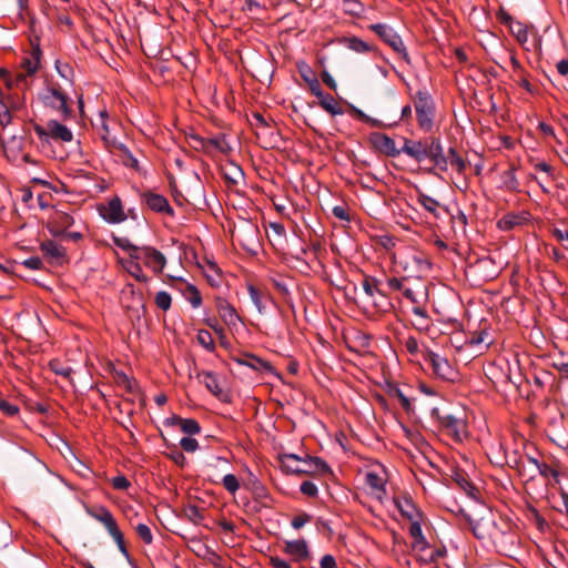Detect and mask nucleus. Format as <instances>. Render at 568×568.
Instances as JSON below:
<instances>
[{
  "label": "nucleus",
  "instance_id": "obj_34",
  "mask_svg": "<svg viewBox=\"0 0 568 568\" xmlns=\"http://www.w3.org/2000/svg\"><path fill=\"white\" fill-rule=\"evenodd\" d=\"M509 30L520 44H525L528 41V26L523 22L515 21L509 27Z\"/></svg>",
  "mask_w": 568,
  "mask_h": 568
},
{
  "label": "nucleus",
  "instance_id": "obj_26",
  "mask_svg": "<svg viewBox=\"0 0 568 568\" xmlns=\"http://www.w3.org/2000/svg\"><path fill=\"white\" fill-rule=\"evenodd\" d=\"M40 45H33L29 57L24 58L21 62L22 68L26 70L27 75H33L39 68L41 58Z\"/></svg>",
  "mask_w": 568,
  "mask_h": 568
},
{
  "label": "nucleus",
  "instance_id": "obj_52",
  "mask_svg": "<svg viewBox=\"0 0 568 568\" xmlns=\"http://www.w3.org/2000/svg\"><path fill=\"white\" fill-rule=\"evenodd\" d=\"M224 178L227 182L237 184L240 180H243L244 173L240 166L232 165L231 171L224 173Z\"/></svg>",
  "mask_w": 568,
  "mask_h": 568
},
{
  "label": "nucleus",
  "instance_id": "obj_63",
  "mask_svg": "<svg viewBox=\"0 0 568 568\" xmlns=\"http://www.w3.org/2000/svg\"><path fill=\"white\" fill-rule=\"evenodd\" d=\"M406 278H397V277H390L387 278L386 285L390 291H399L403 293L404 288L406 287Z\"/></svg>",
  "mask_w": 568,
  "mask_h": 568
},
{
  "label": "nucleus",
  "instance_id": "obj_6",
  "mask_svg": "<svg viewBox=\"0 0 568 568\" xmlns=\"http://www.w3.org/2000/svg\"><path fill=\"white\" fill-rule=\"evenodd\" d=\"M32 128L42 143H49L50 140L61 142H71L73 140L71 130L57 120H50L47 126L32 122Z\"/></svg>",
  "mask_w": 568,
  "mask_h": 568
},
{
  "label": "nucleus",
  "instance_id": "obj_55",
  "mask_svg": "<svg viewBox=\"0 0 568 568\" xmlns=\"http://www.w3.org/2000/svg\"><path fill=\"white\" fill-rule=\"evenodd\" d=\"M135 531L138 534V536L146 544V545H150L152 544L153 541V536H152V532H151V529L148 525L145 524H139L136 527H135Z\"/></svg>",
  "mask_w": 568,
  "mask_h": 568
},
{
  "label": "nucleus",
  "instance_id": "obj_38",
  "mask_svg": "<svg viewBox=\"0 0 568 568\" xmlns=\"http://www.w3.org/2000/svg\"><path fill=\"white\" fill-rule=\"evenodd\" d=\"M501 180H503L504 187L507 191L516 192L519 190V182L515 174V168H511V169L505 171L501 174Z\"/></svg>",
  "mask_w": 568,
  "mask_h": 568
},
{
  "label": "nucleus",
  "instance_id": "obj_28",
  "mask_svg": "<svg viewBox=\"0 0 568 568\" xmlns=\"http://www.w3.org/2000/svg\"><path fill=\"white\" fill-rule=\"evenodd\" d=\"M496 465L500 467L508 465L509 467L515 468L519 475H524V462L523 458L518 455L517 450H514L511 454H505L504 458L496 462Z\"/></svg>",
  "mask_w": 568,
  "mask_h": 568
},
{
  "label": "nucleus",
  "instance_id": "obj_16",
  "mask_svg": "<svg viewBox=\"0 0 568 568\" xmlns=\"http://www.w3.org/2000/svg\"><path fill=\"white\" fill-rule=\"evenodd\" d=\"M216 311L222 321L227 326H236L241 322V317L237 314L235 307L223 297H216L215 300Z\"/></svg>",
  "mask_w": 568,
  "mask_h": 568
},
{
  "label": "nucleus",
  "instance_id": "obj_62",
  "mask_svg": "<svg viewBox=\"0 0 568 568\" xmlns=\"http://www.w3.org/2000/svg\"><path fill=\"white\" fill-rule=\"evenodd\" d=\"M180 446L184 452L193 453L199 448V443L192 437H183L180 440Z\"/></svg>",
  "mask_w": 568,
  "mask_h": 568
},
{
  "label": "nucleus",
  "instance_id": "obj_22",
  "mask_svg": "<svg viewBox=\"0 0 568 568\" xmlns=\"http://www.w3.org/2000/svg\"><path fill=\"white\" fill-rule=\"evenodd\" d=\"M40 250L51 263H60L65 256V248L52 240L41 242Z\"/></svg>",
  "mask_w": 568,
  "mask_h": 568
},
{
  "label": "nucleus",
  "instance_id": "obj_37",
  "mask_svg": "<svg viewBox=\"0 0 568 568\" xmlns=\"http://www.w3.org/2000/svg\"><path fill=\"white\" fill-rule=\"evenodd\" d=\"M448 163L456 169L459 174H463L467 168L466 161L457 153L454 148L448 150V156H446Z\"/></svg>",
  "mask_w": 568,
  "mask_h": 568
},
{
  "label": "nucleus",
  "instance_id": "obj_35",
  "mask_svg": "<svg viewBox=\"0 0 568 568\" xmlns=\"http://www.w3.org/2000/svg\"><path fill=\"white\" fill-rule=\"evenodd\" d=\"M351 113L356 116L359 121L369 124L374 128H382L384 124L381 120L374 119L353 104H348Z\"/></svg>",
  "mask_w": 568,
  "mask_h": 568
},
{
  "label": "nucleus",
  "instance_id": "obj_3",
  "mask_svg": "<svg viewBox=\"0 0 568 568\" xmlns=\"http://www.w3.org/2000/svg\"><path fill=\"white\" fill-rule=\"evenodd\" d=\"M414 108L418 128L428 133L434 128L436 115L435 102L426 90H418L414 98Z\"/></svg>",
  "mask_w": 568,
  "mask_h": 568
},
{
  "label": "nucleus",
  "instance_id": "obj_12",
  "mask_svg": "<svg viewBox=\"0 0 568 568\" xmlns=\"http://www.w3.org/2000/svg\"><path fill=\"white\" fill-rule=\"evenodd\" d=\"M101 216L111 224H119L126 220L122 201L119 196L112 197L101 211Z\"/></svg>",
  "mask_w": 568,
  "mask_h": 568
},
{
  "label": "nucleus",
  "instance_id": "obj_43",
  "mask_svg": "<svg viewBox=\"0 0 568 568\" xmlns=\"http://www.w3.org/2000/svg\"><path fill=\"white\" fill-rule=\"evenodd\" d=\"M113 243L122 248L123 251L129 253V256L134 258V255H136L139 248L141 246H136L131 243V241L128 237H113Z\"/></svg>",
  "mask_w": 568,
  "mask_h": 568
},
{
  "label": "nucleus",
  "instance_id": "obj_42",
  "mask_svg": "<svg viewBox=\"0 0 568 568\" xmlns=\"http://www.w3.org/2000/svg\"><path fill=\"white\" fill-rule=\"evenodd\" d=\"M467 524L473 531L474 536L478 539H485V529L487 528V524L483 520H473L469 516L465 515Z\"/></svg>",
  "mask_w": 568,
  "mask_h": 568
},
{
  "label": "nucleus",
  "instance_id": "obj_24",
  "mask_svg": "<svg viewBox=\"0 0 568 568\" xmlns=\"http://www.w3.org/2000/svg\"><path fill=\"white\" fill-rule=\"evenodd\" d=\"M318 99L320 106L331 115H342L344 110L337 104L333 95L324 93L320 90V93L314 94Z\"/></svg>",
  "mask_w": 568,
  "mask_h": 568
},
{
  "label": "nucleus",
  "instance_id": "obj_14",
  "mask_svg": "<svg viewBox=\"0 0 568 568\" xmlns=\"http://www.w3.org/2000/svg\"><path fill=\"white\" fill-rule=\"evenodd\" d=\"M142 197L150 210L156 213H164L170 216L174 215V210L170 205L168 199L154 192H144Z\"/></svg>",
  "mask_w": 568,
  "mask_h": 568
},
{
  "label": "nucleus",
  "instance_id": "obj_53",
  "mask_svg": "<svg viewBox=\"0 0 568 568\" xmlns=\"http://www.w3.org/2000/svg\"><path fill=\"white\" fill-rule=\"evenodd\" d=\"M120 150L123 152L122 162L124 165L130 166L134 170H139V161L125 145H121Z\"/></svg>",
  "mask_w": 568,
  "mask_h": 568
},
{
  "label": "nucleus",
  "instance_id": "obj_45",
  "mask_svg": "<svg viewBox=\"0 0 568 568\" xmlns=\"http://www.w3.org/2000/svg\"><path fill=\"white\" fill-rule=\"evenodd\" d=\"M389 395L398 399L404 410L409 412L412 409L409 398L403 393V390L398 386H392L389 388Z\"/></svg>",
  "mask_w": 568,
  "mask_h": 568
},
{
  "label": "nucleus",
  "instance_id": "obj_32",
  "mask_svg": "<svg viewBox=\"0 0 568 568\" xmlns=\"http://www.w3.org/2000/svg\"><path fill=\"white\" fill-rule=\"evenodd\" d=\"M551 358V366L561 374V377L568 378V353L559 352Z\"/></svg>",
  "mask_w": 568,
  "mask_h": 568
},
{
  "label": "nucleus",
  "instance_id": "obj_61",
  "mask_svg": "<svg viewBox=\"0 0 568 568\" xmlns=\"http://www.w3.org/2000/svg\"><path fill=\"white\" fill-rule=\"evenodd\" d=\"M312 520V516L307 513H301L293 517L291 525L294 529H301L305 524Z\"/></svg>",
  "mask_w": 568,
  "mask_h": 568
},
{
  "label": "nucleus",
  "instance_id": "obj_11",
  "mask_svg": "<svg viewBox=\"0 0 568 568\" xmlns=\"http://www.w3.org/2000/svg\"><path fill=\"white\" fill-rule=\"evenodd\" d=\"M369 141L378 152L387 156L396 158L402 153L400 149L396 148L395 141L385 133L374 132Z\"/></svg>",
  "mask_w": 568,
  "mask_h": 568
},
{
  "label": "nucleus",
  "instance_id": "obj_2",
  "mask_svg": "<svg viewBox=\"0 0 568 568\" xmlns=\"http://www.w3.org/2000/svg\"><path fill=\"white\" fill-rule=\"evenodd\" d=\"M282 467L291 474H329L328 464L316 456L306 455L304 458L295 454H283L281 456Z\"/></svg>",
  "mask_w": 568,
  "mask_h": 568
},
{
  "label": "nucleus",
  "instance_id": "obj_48",
  "mask_svg": "<svg viewBox=\"0 0 568 568\" xmlns=\"http://www.w3.org/2000/svg\"><path fill=\"white\" fill-rule=\"evenodd\" d=\"M365 481L372 489L384 491L385 481L378 474L374 471L367 473Z\"/></svg>",
  "mask_w": 568,
  "mask_h": 568
},
{
  "label": "nucleus",
  "instance_id": "obj_59",
  "mask_svg": "<svg viewBox=\"0 0 568 568\" xmlns=\"http://www.w3.org/2000/svg\"><path fill=\"white\" fill-rule=\"evenodd\" d=\"M300 490L303 495L308 497H317L318 489L315 483L311 480H305L301 484Z\"/></svg>",
  "mask_w": 568,
  "mask_h": 568
},
{
  "label": "nucleus",
  "instance_id": "obj_5",
  "mask_svg": "<svg viewBox=\"0 0 568 568\" xmlns=\"http://www.w3.org/2000/svg\"><path fill=\"white\" fill-rule=\"evenodd\" d=\"M41 101L48 108L59 112L63 120L71 119L73 115L72 109L69 105V97L57 84L49 85L41 93Z\"/></svg>",
  "mask_w": 568,
  "mask_h": 568
},
{
  "label": "nucleus",
  "instance_id": "obj_57",
  "mask_svg": "<svg viewBox=\"0 0 568 568\" xmlns=\"http://www.w3.org/2000/svg\"><path fill=\"white\" fill-rule=\"evenodd\" d=\"M537 469L540 476H542L544 478L552 477L556 481H558L559 471L550 467L548 464L541 463L540 465H538Z\"/></svg>",
  "mask_w": 568,
  "mask_h": 568
},
{
  "label": "nucleus",
  "instance_id": "obj_58",
  "mask_svg": "<svg viewBox=\"0 0 568 568\" xmlns=\"http://www.w3.org/2000/svg\"><path fill=\"white\" fill-rule=\"evenodd\" d=\"M53 220L58 225L62 226L64 230L70 227L73 224V217L65 212H57Z\"/></svg>",
  "mask_w": 568,
  "mask_h": 568
},
{
  "label": "nucleus",
  "instance_id": "obj_54",
  "mask_svg": "<svg viewBox=\"0 0 568 568\" xmlns=\"http://www.w3.org/2000/svg\"><path fill=\"white\" fill-rule=\"evenodd\" d=\"M222 484L224 488L231 494H234L240 488L239 479L233 474L225 475L222 479Z\"/></svg>",
  "mask_w": 568,
  "mask_h": 568
},
{
  "label": "nucleus",
  "instance_id": "obj_8",
  "mask_svg": "<svg viewBox=\"0 0 568 568\" xmlns=\"http://www.w3.org/2000/svg\"><path fill=\"white\" fill-rule=\"evenodd\" d=\"M432 415L436 417L442 429L455 442H462L466 435V424L462 418L454 415L439 414L437 408L433 409Z\"/></svg>",
  "mask_w": 568,
  "mask_h": 568
},
{
  "label": "nucleus",
  "instance_id": "obj_15",
  "mask_svg": "<svg viewBox=\"0 0 568 568\" xmlns=\"http://www.w3.org/2000/svg\"><path fill=\"white\" fill-rule=\"evenodd\" d=\"M283 551L296 562H303L310 558V549L305 539L286 540Z\"/></svg>",
  "mask_w": 568,
  "mask_h": 568
},
{
  "label": "nucleus",
  "instance_id": "obj_64",
  "mask_svg": "<svg viewBox=\"0 0 568 568\" xmlns=\"http://www.w3.org/2000/svg\"><path fill=\"white\" fill-rule=\"evenodd\" d=\"M114 489L125 490L130 487V481L124 475H119L112 478L111 480Z\"/></svg>",
  "mask_w": 568,
  "mask_h": 568
},
{
  "label": "nucleus",
  "instance_id": "obj_7",
  "mask_svg": "<svg viewBox=\"0 0 568 568\" xmlns=\"http://www.w3.org/2000/svg\"><path fill=\"white\" fill-rule=\"evenodd\" d=\"M369 29L374 31L385 43H387L406 63L410 59L400 36L392 27L385 23L371 24Z\"/></svg>",
  "mask_w": 568,
  "mask_h": 568
},
{
  "label": "nucleus",
  "instance_id": "obj_60",
  "mask_svg": "<svg viewBox=\"0 0 568 568\" xmlns=\"http://www.w3.org/2000/svg\"><path fill=\"white\" fill-rule=\"evenodd\" d=\"M186 516L189 517L190 520H192L195 524L204 519L203 510L194 505L187 507Z\"/></svg>",
  "mask_w": 568,
  "mask_h": 568
},
{
  "label": "nucleus",
  "instance_id": "obj_40",
  "mask_svg": "<svg viewBox=\"0 0 568 568\" xmlns=\"http://www.w3.org/2000/svg\"><path fill=\"white\" fill-rule=\"evenodd\" d=\"M363 290L368 296H374L375 293L386 296V292L378 287V281L374 277H365L363 281Z\"/></svg>",
  "mask_w": 568,
  "mask_h": 568
},
{
  "label": "nucleus",
  "instance_id": "obj_25",
  "mask_svg": "<svg viewBox=\"0 0 568 568\" xmlns=\"http://www.w3.org/2000/svg\"><path fill=\"white\" fill-rule=\"evenodd\" d=\"M214 151L223 154H229L232 151V148L226 141L224 134H219L214 138L206 139L205 153L212 154Z\"/></svg>",
  "mask_w": 568,
  "mask_h": 568
},
{
  "label": "nucleus",
  "instance_id": "obj_36",
  "mask_svg": "<svg viewBox=\"0 0 568 568\" xmlns=\"http://www.w3.org/2000/svg\"><path fill=\"white\" fill-rule=\"evenodd\" d=\"M351 113L356 116L359 121L369 124L374 128H382L384 124L381 120L374 119L353 104H348Z\"/></svg>",
  "mask_w": 568,
  "mask_h": 568
},
{
  "label": "nucleus",
  "instance_id": "obj_49",
  "mask_svg": "<svg viewBox=\"0 0 568 568\" xmlns=\"http://www.w3.org/2000/svg\"><path fill=\"white\" fill-rule=\"evenodd\" d=\"M247 290L252 302L254 303L258 312L262 313L265 310V305L262 302L263 293L253 285H248Z\"/></svg>",
  "mask_w": 568,
  "mask_h": 568
},
{
  "label": "nucleus",
  "instance_id": "obj_56",
  "mask_svg": "<svg viewBox=\"0 0 568 568\" xmlns=\"http://www.w3.org/2000/svg\"><path fill=\"white\" fill-rule=\"evenodd\" d=\"M0 412L6 416L12 417L20 412V408L16 404H12L6 399H0Z\"/></svg>",
  "mask_w": 568,
  "mask_h": 568
},
{
  "label": "nucleus",
  "instance_id": "obj_27",
  "mask_svg": "<svg viewBox=\"0 0 568 568\" xmlns=\"http://www.w3.org/2000/svg\"><path fill=\"white\" fill-rule=\"evenodd\" d=\"M412 312L416 317L413 322L414 327L418 331H427L430 324V318L425 308V304L413 306Z\"/></svg>",
  "mask_w": 568,
  "mask_h": 568
},
{
  "label": "nucleus",
  "instance_id": "obj_46",
  "mask_svg": "<svg viewBox=\"0 0 568 568\" xmlns=\"http://www.w3.org/2000/svg\"><path fill=\"white\" fill-rule=\"evenodd\" d=\"M410 521H412L410 526H409L410 536L414 538L416 545H424L426 542V540L423 536L419 518H416Z\"/></svg>",
  "mask_w": 568,
  "mask_h": 568
},
{
  "label": "nucleus",
  "instance_id": "obj_9",
  "mask_svg": "<svg viewBox=\"0 0 568 568\" xmlns=\"http://www.w3.org/2000/svg\"><path fill=\"white\" fill-rule=\"evenodd\" d=\"M135 260H140L154 274H161L166 265V257L162 252L152 246H141L134 255Z\"/></svg>",
  "mask_w": 568,
  "mask_h": 568
},
{
  "label": "nucleus",
  "instance_id": "obj_50",
  "mask_svg": "<svg viewBox=\"0 0 568 568\" xmlns=\"http://www.w3.org/2000/svg\"><path fill=\"white\" fill-rule=\"evenodd\" d=\"M155 304L162 311L170 310L172 304L171 295L165 291L158 292L155 295Z\"/></svg>",
  "mask_w": 568,
  "mask_h": 568
},
{
  "label": "nucleus",
  "instance_id": "obj_23",
  "mask_svg": "<svg viewBox=\"0 0 568 568\" xmlns=\"http://www.w3.org/2000/svg\"><path fill=\"white\" fill-rule=\"evenodd\" d=\"M297 68L302 79L307 84L311 93L313 95L315 93H320V90H322V88L313 69L305 62L298 63Z\"/></svg>",
  "mask_w": 568,
  "mask_h": 568
},
{
  "label": "nucleus",
  "instance_id": "obj_19",
  "mask_svg": "<svg viewBox=\"0 0 568 568\" xmlns=\"http://www.w3.org/2000/svg\"><path fill=\"white\" fill-rule=\"evenodd\" d=\"M402 294L413 306L426 304L428 301L427 286L419 282L414 287L406 285Z\"/></svg>",
  "mask_w": 568,
  "mask_h": 568
},
{
  "label": "nucleus",
  "instance_id": "obj_44",
  "mask_svg": "<svg viewBox=\"0 0 568 568\" xmlns=\"http://www.w3.org/2000/svg\"><path fill=\"white\" fill-rule=\"evenodd\" d=\"M185 297L194 308H197L202 304V296L200 291L192 284L186 285Z\"/></svg>",
  "mask_w": 568,
  "mask_h": 568
},
{
  "label": "nucleus",
  "instance_id": "obj_13",
  "mask_svg": "<svg viewBox=\"0 0 568 568\" xmlns=\"http://www.w3.org/2000/svg\"><path fill=\"white\" fill-rule=\"evenodd\" d=\"M493 530L489 531V537L494 545L501 550H510L517 544V536L511 530L505 531L497 527L495 523H491Z\"/></svg>",
  "mask_w": 568,
  "mask_h": 568
},
{
  "label": "nucleus",
  "instance_id": "obj_29",
  "mask_svg": "<svg viewBox=\"0 0 568 568\" xmlns=\"http://www.w3.org/2000/svg\"><path fill=\"white\" fill-rule=\"evenodd\" d=\"M125 268L128 273L134 277L138 282L148 283L149 276H146L143 271L142 266L140 264V260H135L130 257L125 263Z\"/></svg>",
  "mask_w": 568,
  "mask_h": 568
},
{
  "label": "nucleus",
  "instance_id": "obj_20",
  "mask_svg": "<svg viewBox=\"0 0 568 568\" xmlns=\"http://www.w3.org/2000/svg\"><path fill=\"white\" fill-rule=\"evenodd\" d=\"M394 504L400 515L408 520H414L416 518H420V513L417 509L416 505L408 496H398L394 498Z\"/></svg>",
  "mask_w": 568,
  "mask_h": 568
},
{
  "label": "nucleus",
  "instance_id": "obj_33",
  "mask_svg": "<svg viewBox=\"0 0 568 568\" xmlns=\"http://www.w3.org/2000/svg\"><path fill=\"white\" fill-rule=\"evenodd\" d=\"M345 45L357 53H366L372 50V47L357 37L345 38Z\"/></svg>",
  "mask_w": 568,
  "mask_h": 568
},
{
  "label": "nucleus",
  "instance_id": "obj_30",
  "mask_svg": "<svg viewBox=\"0 0 568 568\" xmlns=\"http://www.w3.org/2000/svg\"><path fill=\"white\" fill-rule=\"evenodd\" d=\"M417 202L427 212L432 213L435 217L438 216V211L437 210L440 206V203L436 199H434V197H432V196H429V195H427V194H425V193H423L422 191L418 190V192H417Z\"/></svg>",
  "mask_w": 568,
  "mask_h": 568
},
{
  "label": "nucleus",
  "instance_id": "obj_41",
  "mask_svg": "<svg viewBox=\"0 0 568 568\" xmlns=\"http://www.w3.org/2000/svg\"><path fill=\"white\" fill-rule=\"evenodd\" d=\"M196 341L201 346H203L209 352H213L215 349V344L212 334L206 329L197 331Z\"/></svg>",
  "mask_w": 568,
  "mask_h": 568
},
{
  "label": "nucleus",
  "instance_id": "obj_1",
  "mask_svg": "<svg viewBox=\"0 0 568 568\" xmlns=\"http://www.w3.org/2000/svg\"><path fill=\"white\" fill-rule=\"evenodd\" d=\"M400 151L418 163L428 159L439 170H447L448 160L444 154L442 141L437 136H427L420 140L404 138Z\"/></svg>",
  "mask_w": 568,
  "mask_h": 568
},
{
  "label": "nucleus",
  "instance_id": "obj_47",
  "mask_svg": "<svg viewBox=\"0 0 568 568\" xmlns=\"http://www.w3.org/2000/svg\"><path fill=\"white\" fill-rule=\"evenodd\" d=\"M181 430L187 435H196L201 432L199 422L194 418H183L181 424Z\"/></svg>",
  "mask_w": 568,
  "mask_h": 568
},
{
  "label": "nucleus",
  "instance_id": "obj_31",
  "mask_svg": "<svg viewBox=\"0 0 568 568\" xmlns=\"http://www.w3.org/2000/svg\"><path fill=\"white\" fill-rule=\"evenodd\" d=\"M468 343L470 345L485 344V346L488 347L494 343V339L491 338V335L487 328H481L480 331H476L469 334Z\"/></svg>",
  "mask_w": 568,
  "mask_h": 568
},
{
  "label": "nucleus",
  "instance_id": "obj_17",
  "mask_svg": "<svg viewBox=\"0 0 568 568\" xmlns=\"http://www.w3.org/2000/svg\"><path fill=\"white\" fill-rule=\"evenodd\" d=\"M450 477L454 480V483H456V485L466 493L468 497L475 500L479 498V490L470 481L469 476L465 470L456 468L453 470Z\"/></svg>",
  "mask_w": 568,
  "mask_h": 568
},
{
  "label": "nucleus",
  "instance_id": "obj_18",
  "mask_svg": "<svg viewBox=\"0 0 568 568\" xmlns=\"http://www.w3.org/2000/svg\"><path fill=\"white\" fill-rule=\"evenodd\" d=\"M235 362L239 365L250 367L256 372H265V373L274 372V368L270 362L264 361L263 358L257 357L253 354H248V353L244 354L243 356L235 358Z\"/></svg>",
  "mask_w": 568,
  "mask_h": 568
},
{
  "label": "nucleus",
  "instance_id": "obj_39",
  "mask_svg": "<svg viewBox=\"0 0 568 568\" xmlns=\"http://www.w3.org/2000/svg\"><path fill=\"white\" fill-rule=\"evenodd\" d=\"M521 220L523 219L518 214L509 213L498 221V227L503 231H510L515 226L521 224Z\"/></svg>",
  "mask_w": 568,
  "mask_h": 568
},
{
  "label": "nucleus",
  "instance_id": "obj_51",
  "mask_svg": "<svg viewBox=\"0 0 568 568\" xmlns=\"http://www.w3.org/2000/svg\"><path fill=\"white\" fill-rule=\"evenodd\" d=\"M272 284L274 288L285 298L288 303L291 297V292L287 283L283 278H273Z\"/></svg>",
  "mask_w": 568,
  "mask_h": 568
},
{
  "label": "nucleus",
  "instance_id": "obj_4",
  "mask_svg": "<svg viewBox=\"0 0 568 568\" xmlns=\"http://www.w3.org/2000/svg\"><path fill=\"white\" fill-rule=\"evenodd\" d=\"M89 514L92 518L103 524L110 536L114 539L121 554L125 558H129L130 554L124 541L123 532L120 530L112 513L106 507L102 506L93 511H89Z\"/></svg>",
  "mask_w": 568,
  "mask_h": 568
},
{
  "label": "nucleus",
  "instance_id": "obj_10",
  "mask_svg": "<svg viewBox=\"0 0 568 568\" xmlns=\"http://www.w3.org/2000/svg\"><path fill=\"white\" fill-rule=\"evenodd\" d=\"M425 361L430 365L433 373L446 382H455L458 373L454 369L447 358L435 352H428Z\"/></svg>",
  "mask_w": 568,
  "mask_h": 568
},
{
  "label": "nucleus",
  "instance_id": "obj_21",
  "mask_svg": "<svg viewBox=\"0 0 568 568\" xmlns=\"http://www.w3.org/2000/svg\"><path fill=\"white\" fill-rule=\"evenodd\" d=\"M197 378L200 379L201 383H203L205 385L206 389L212 395L223 399L224 402L227 400L226 395L223 393V390L220 386L217 376L214 373L209 372V371H203L197 374Z\"/></svg>",
  "mask_w": 568,
  "mask_h": 568
}]
</instances>
